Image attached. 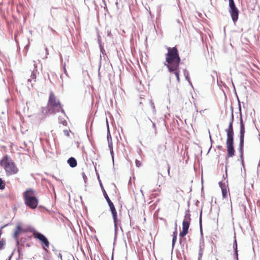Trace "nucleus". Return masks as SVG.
Wrapping results in <instances>:
<instances>
[{"instance_id":"1","label":"nucleus","mask_w":260,"mask_h":260,"mask_svg":"<svg viewBox=\"0 0 260 260\" xmlns=\"http://www.w3.org/2000/svg\"><path fill=\"white\" fill-rule=\"evenodd\" d=\"M168 52L166 54V62L164 65L169 69L176 68L179 67L181 61L178 49L176 47H167Z\"/></svg>"},{"instance_id":"2","label":"nucleus","mask_w":260,"mask_h":260,"mask_svg":"<svg viewBox=\"0 0 260 260\" xmlns=\"http://www.w3.org/2000/svg\"><path fill=\"white\" fill-rule=\"evenodd\" d=\"M60 110L62 113L64 114V111L62 108L59 100L56 99L53 92L51 91L49 93L47 106L43 108L42 112L45 114H54L59 112Z\"/></svg>"},{"instance_id":"3","label":"nucleus","mask_w":260,"mask_h":260,"mask_svg":"<svg viewBox=\"0 0 260 260\" xmlns=\"http://www.w3.org/2000/svg\"><path fill=\"white\" fill-rule=\"evenodd\" d=\"M0 165L3 167L7 176L16 174L19 171L14 161L8 155L4 156L0 160Z\"/></svg>"},{"instance_id":"4","label":"nucleus","mask_w":260,"mask_h":260,"mask_svg":"<svg viewBox=\"0 0 260 260\" xmlns=\"http://www.w3.org/2000/svg\"><path fill=\"white\" fill-rule=\"evenodd\" d=\"M37 192L33 189L28 188L23 193L25 205L32 209L36 208L38 204V200L36 197Z\"/></svg>"},{"instance_id":"5","label":"nucleus","mask_w":260,"mask_h":260,"mask_svg":"<svg viewBox=\"0 0 260 260\" xmlns=\"http://www.w3.org/2000/svg\"><path fill=\"white\" fill-rule=\"evenodd\" d=\"M227 147V156L226 157V163H228V158L233 157L235 155V149L234 147V135H227L226 141Z\"/></svg>"},{"instance_id":"6","label":"nucleus","mask_w":260,"mask_h":260,"mask_svg":"<svg viewBox=\"0 0 260 260\" xmlns=\"http://www.w3.org/2000/svg\"><path fill=\"white\" fill-rule=\"evenodd\" d=\"M34 237L39 240L42 242L43 249L46 252L48 251L47 248L49 246V242L47 238L42 234L38 232H35L33 233Z\"/></svg>"},{"instance_id":"7","label":"nucleus","mask_w":260,"mask_h":260,"mask_svg":"<svg viewBox=\"0 0 260 260\" xmlns=\"http://www.w3.org/2000/svg\"><path fill=\"white\" fill-rule=\"evenodd\" d=\"M239 110L240 113V140H244L245 131V126L242 119L241 107L240 103H239Z\"/></svg>"},{"instance_id":"8","label":"nucleus","mask_w":260,"mask_h":260,"mask_svg":"<svg viewBox=\"0 0 260 260\" xmlns=\"http://www.w3.org/2000/svg\"><path fill=\"white\" fill-rule=\"evenodd\" d=\"M23 231L22 227L20 225L18 224L17 225L16 229L14 231V234H13V238L15 240L16 245L17 246L18 248V252L19 253V254H20V250L21 246H19V239H18V236L19 235L22 233Z\"/></svg>"},{"instance_id":"9","label":"nucleus","mask_w":260,"mask_h":260,"mask_svg":"<svg viewBox=\"0 0 260 260\" xmlns=\"http://www.w3.org/2000/svg\"><path fill=\"white\" fill-rule=\"evenodd\" d=\"M229 12L233 22L235 23L238 20L239 17V10L236 5L232 7H229Z\"/></svg>"},{"instance_id":"10","label":"nucleus","mask_w":260,"mask_h":260,"mask_svg":"<svg viewBox=\"0 0 260 260\" xmlns=\"http://www.w3.org/2000/svg\"><path fill=\"white\" fill-rule=\"evenodd\" d=\"M191 221L190 214L189 209L186 210L185 213L184 218L182 222V229L188 230L190 222Z\"/></svg>"},{"instance_id":"11","label":"nucleus","mask_w":260,"mask_h":260,"mask_svg":"<svg viewBox=\"0 0 260 260\" xmlns=\"http://www.w3.org/2000/svg\"><path fill=\"white\" fill-rule=\"evenodd\" d=\"M232 112H231V118L230 120V122L229 123V127L227 129H225V132H226L227 135H234V129L233 123L234 121V114H233V107H231Z\"/></svg>"},{"instance_id":"12","label":"nucleus","mask_w":260,"mask_h":260,"mask_svg":"<svg viewBox=\"0 0 260 260\" xmlns=\"http://www.w3.org/2000/svg\"><path fill=\"white\" fill-rule=\"evenodd\" d=\"M34 66V69L33 70V71L31 72V74L30 75V78L28 79L27 80L28 82H31L32 80H34V82L36 81V79L37 74H38L39 73L37 69V65L35 63Z\"/></svg>"},{"instance_id":"13","label":"nucleus","mask_w":260,"mask_h":260,"mask_svg":"<svg viewBox=\"0 0 260 260\" xmlns=\"http://www.w3.org/2000/svg\"><path fill=\"white\" fill-rule=\"evenodd\" d=\"M243 147H244V140H240V143H239L240 157L241 159V163L243 166L244 165Z\"/></svg>"},{"instance_id":"14","label":"nucleus","mask_w":260,"mask_h":260,"mask_svg":"<svg viewBox=\"0 0 260 260\" xmlns=\"http://www.w3.org/2000/svg\"><path fill=\"white\" fill-rule=\"evenodd\" d=\"M168 71L171 72L175 74L176 76V77L177 78V80L178 83L180 82V77H179V74H180V71H179V67L178 68H173V69H169Z\"/></svg>"},{"instance_id":"15","label":"nucleus","mask_w":260,"mask_h":260,"mask_svg":"<svg viewBox=\"0 0 260 260\" xmlns=\"http://www.w3.org/2000/svg\"><path fill=\"white\" fill-rule=\"evenodd\" d=\"M219 186L221 189L222 195L223 198L227 197L228 190L226 189V186L225 184H222L221 182H219Z\"/></svg>"},{"instance_id":"16","label":"nucleus","mask_w":260,"mask_h":260,"mask_svg":"<svg viewBox=\"0 0 260 260\" xmlns=\"http://www.w3.org/2000/svg\"><path fill=\"white\" fill-rule=\"evenodd\" d=\"M110 211L111 212L112 217L113 219V221H116L117 219V211L115 209V208L114 206V204H112L110 206H109Z\"/></svg>"},{"instance_id":"17","label":"nucleus","mask_w":260,"mask_h":260,"mask_svg":"<svg viewBox=\"0 0 260 260\" xmlns=\"http://www.w3.org/2000/svg\"><path fill=\"white\" fill-rule=\"evenodd\" d=\"M68 164L71 168H74L77 165V160L73 157H71L68 159Z\"/></svg>"},{"instance_id":"18","label":"nucleus","mask_w":260,"mask_h":260,"mask_svg":"<svg viewBox=\"0 0 260 260\" xmlns=\"http://www.w3.org/2000/svg\"><path fill=\"white\" fill-rule=\"evenodd\" d=\"M234 241L233 243V249L235 252V259L236 260H238V246H237V242L236 239V236L234 237Z\"/></svg>"},{"instance_id":"19","label":"nucleus","mask_w":260,"mask_h":260,"mask_svg":"<svg viewBox=\"0 0 260 260\" xmlns=\"http://www.w3.org/2000/svg\"><path fill=\"white\" fill-rule=\"evenodd\" d=\"M183 74L185 78V79L189 82V83L191 85V82H190L189 76V72L186 69L183 70Z\"/></svg>"},{"instance_id":"20","label":"nucleus","mask_w":260,"mask_h":260,"mask_svg":"<svg viewBox=\"0 0 260 260\" xmlns=\"http://www.w3.org/2000/svg\"><path fill=\"white\" fill-rule=\"evenodd\" d=\"M27 240V238H21L20 241H19V246H21L20 252L21 249L24 247V243Z\"/></svg>"},{"instance_id":"21","label":"nucleus","mask_w":260,"mask_h":260,"mask_svg":"<svg viewBox=\"0 0 260 260\" xmlns=\"http://www.w3.org/2000/svg\"><path fill=\"white\" fill-rule=\"evenodd\" d=\"M104 196L105 199L106 200L109 206L113 204V203L111 202V201L110 200V199L105 189H104Z\"/></svg>"},{"instance_id":"22","label":"nucleus","mask_w":260,"mask_h":260,"mask_svg":"<svg viewBox=\"0 0 260 260\" xmlns=\"http://www.w3.org/2000/svg\"><path fill=\"white\" fill-rule=\"evenodd\" d=\"M203 248H202L201 244L200 243V250H199V252L198 260H200V259L201 258V257L203 255Z\"/></svg>"},{"instance_id":"23","label":"nucleus","mask_w":260,"mask_h":260,"mask_svg":"<svg viewBox=\"0 0 260 260\" xmlns=\"http://www.w3.org/2000/svg\"><path fill=\"white\" fill-rule=\"evenodd\" d=\"M57 10L56 8L52 7L50 10V13L52 17L55 16L56 15V10Z\"/></svg>"},{"instance_id":"24","label":"nucleus","mask_w":260,"mask_h":260,"mask_svg":"<svg viewBox=\"0 0 260 260\" xmlns=\"http://www.w3.org/2000/svg\"><path fill=\"white\" fill-rule=\"evenodd\" d=\"M114 221V230H115V238L116 237L117 231L118 230V220Z\"/></svg>"},{"instance_id":"25","label":"nucleus","mask_w":260,"mask_h":260,"mask_svg":"<svg viewBox=\"0 0 260 260\" xmlns=\"http://www.w3.org/2000/svg\"><path fill=\"white\" fill-rule=\"evenodd\" d=\"M108 146L110 151V153L112 156V158H113V145L112 142H109V144H108Z\"/></svg>"},{"instance_id":"26","label":"nucleus","mask_w":260,"mask_h":260,"mask_svg":"<svg viewBox=\"0 0 260 260\" xmlns=\"http://www.w3.org/2000/svg\"><path fill=\"white\" fill-rule=\"evenodd\" d=\"M188 233V231L182 229V231L180 233L179 236L183 237L185 236Z\"/></svg>"},{"instance_id":"27","label":"nucleus","mask_w":260,"mask_h":260,"mask_svg":"<svg viewBox=\"0 0 260 260\" xmlns=\"http://www.w3.org/2000/svg\"><path fill=\"white\" fill-rule=\"evenodd\" d=\"M5 187V183L2 178H0V189H4Z\"/></svg>"},{"instance_id":"28","label":"nucleus","mask_w":260,"mask_h":260,"mask_svg":"<svg viewBox=\"0 0 260 260\" xmlns=\"http://www.w3.org/2000/svg\"><path fill=\"white\" fill-rule=\"evenodd\" d=\"M5 245V240L4 239H0V249H3Z\"/></svg>"},{"instance_id":"29","label":"nucleus","mask_w":260,"mask_h":260,"mask_svg":"<svg viewBox=\"0 0 260 260\" xmlns=\"http://www.w3.org/2000/svg\"><path fill=\"white\" fill-rule=\"evenodd\" d=\"M150 104L151 106V107H152V108L153 113L154 114H155V113H156V110H155V108L154 104V103H153V102H152V100H150Z\"/></svg>"},{"instance_id":"30","label":"nucleus","mask_w":260,"mask_h":260,"mask_svg":"<svg viewBox=\"0 0 260 260\" xmlns=\"http://www.w3.org/2000/svg\"><path fill=\"white\" fill-rule=\"evenodd\" d=\"M202 211H201L200 212V229H201V233L202 234Z\"/></svg>"},{"instance_id":"31","label":"nucleus","mask_w":260,"mask_h":260,"mask_svg":"<svg viewBox=\"0 0 260 260\" xmlns=\"http://www.w3.org/2000/svg\"><path fill=\"white\" fill-rule=\"evenodd\" d=\"M82 177H83L84 182L86 183L87 182V178L84 172H82Z\"/></svg>"},{"instance_id":"32","label":"nucleus","mask_w":260,"mask_h":260,"mask_svg":"<svg viewBox=\"0 0 260 260\" xmlns=\"http://www.w3.org/2000/svg\"><path fill=\"white\" fill-rule=\"evenodd\" d=\"M229 7H232L235 6V2L234 0H229Z\"/></svg>"},{"instance_id":"33","label":"nucleus","mask_w":260,"mask_h":260,"mask_svg":"<svg viewBox=\"0 0 260 260\" xmlns=\"http://www.w3.org/2000/svg\"><path fill=\"white\" fill-rule=\"evenodd\" d=\"M176 239H177L176 236H174L173 237V239H172V247H173L174 246V244L175 243Z\"/></svg>"},{"instance_id":"34","label":"nucleus","mask_w":260,"mask_h":260,"mask_svg":"<svg viewBox=\"0 0 260 260\" xmlns=\"http://www.w3.org/2000/svg\"><path fill=\"white\" fill-rule=\"evenodd\" d=\"M63 69L64 73L67 76L68 74H67V70L66 69V63H65L63 64Z\"/></svg>"},{"instance_id":"35","label":"nucleus","mask_w":260,"mask_h":260,"mask_svg":"<svg viewBox=\"0 0 260 260\" xmlns=\"http://www.w3.org/2000/svg\"><path fill=\"white\" fill-rule=\"evenodd\" d=\"M136 165L137 166V167H139L141 166V164L140 161H139L138 160L136 159Z\"/></svg>"},{"instance_id":"36","label":"nucleus","mask_w":260,"mask_h":260,"mask_svg":"<svg viewBox=\"0 0 260 260\" xmlns=\"http://www.w3.org/2000/svg\"><path fill=\"white\" fill-rule=\"evenodd\" d=\"M45 51H46V55L45 57V58H47V55L48 54V49H47V48L46 47H45Z\"/></svg>"},{"instance_id":"37","label":"nucleus","mask_w":260,"mask_h":260,"mask_svg":"<svg viewBox=\"0 0 260 260\" xmlns=\"http://www.w3.org/2000/svg\"><path fill=\"white\" fill-rule=\"evenodd\" d=\"M149 120L152 123V127L154 128H156V125L152 121L150 118H149Z\"/></svg>"},{"instance_id":"38","label":"nucleus","mask_w":260,"mask_h":260,"mask_svg":"<svg viewBox=\"0 0 260 260\" xmlns=\"http://www.w3.org/2000/svg\"><path fill=\"white\" fill-rule=\"evenodd\" d=\"M48 28L50 29V30L53 32H55V30H54L52 28L50 27V26L48 27Z\"/></svg>"},{"instance_id":"39","label":"nucleus","mask_w":260,"mask_h":260,"mask_svg":"<svg viewBox=\"0 0 260 260\" xmlns=\"http://www.w3.org/2000/svg\"><path fill=\"white\" fill-rule=\"evenodd\" d=\"M107 140H108V144H109V142H112V140H111L110 138H108V136H107Z\"/></svg>"},{"instance_id":"40","label":"nucleus","mask_w":260,"mask_h":260,"mask_svg":"<svg viewBox=\"0 0 260 260\" xmlns=\"http://www.w3.org/2000/svg\"><path fill=\"white\" fill-rule=\"evenodd\" d=\"M107 140H108V144H109V142H112V140H111L110 138H108V136H107Z\"/></svg>"},{"instance_id":"41","label":"nucleus","mask_w":260,"mask_h":260,"mask_svg":"<svg viewBox=\"0 0 260 260\" xmlns=\"http://www.w3.org/2000/svg\"><path fill=\"white\" fill-rule=\"evenodd\" d=\"M100 49L102 52H103V51H104L103 47L101 45H100Z\"/></svg>"},{"instance_id":"42","label":"nucleus","mask_w":260,"mask_h":260,"mask_svg":"<svg viewBox=\"0 0 260 260\" xmlns=\"http://www.w3.org/2000/svg\"><path fill=\"white\" fill-rule=\"evenodd\" d=\"M217 148L218 149L220 150V149H221V148H222V146H220V145L217 146Z\"/></svg>"},{"instance_id":"43","label":"nucleus","mask_w":260,"mask_h":260,"mask_svg":"<svg viewBox=\"0 0 260 260\" xmlns=\"http://www.w3.org/2000/svg\"><path fill=\"white\" fill-rule=\"evenodd\" d=\"M107 136H108V138H110V140H111L112 138H111V135H110V134L109 132V133H108Z\"/></svg>"},{"instance_id":"44","label":"nucleus","mask_w":260,"mask_h":260,"mask_svg":"<svg viewBox=\"0 0 260 260\" xmlns=\"http://www.w3.org/2000/svg\"><path fill=\"white\" fill-rule=\"evenodd\" d=\"M177 233L176 231H175L174 233H173V236H177Z\"/></svg>"},{"instance_id":"45","label":"nucleus","mask_w":260,"mask_h":260,"mask_svg":"<svg viewBox=\"0 0 260 260\" xmlns=\"http://www.w3.org/2000/svg\"><path fill=\"white\" fill-rule=\"evenodd\" d=\"M26 246L27 247H30V243H26Z\"/></svg>"},{"instance_id":"46","label":"nucleus","mask_w":260,"mask_h":260,"mask_svg":"<svg viewBox=\"0 0 260 260\" xmlns=\"http://www.w3.org/2000/svg\"><path fill=\"white\" fill-rule=\"evenodd\" d=\"M101 186L102 189V190H103V192H104V187H103V185H102V183H101Z\"/></svg>"},{"instance_id":"47","label":"nucleus","mask_w":260,"mask_h":260,"mask_svg":"<svg viewBox=\"0 0 260 260\" xmlns=\"http://www.w3.org/2000/svg\"><path fill=\"white\" fill-rule=\"evenodd\" d=\"M58 256H59V257L61 259H62V255H61V253H59V254H58Z\"/></svg>"},{"instance_id":"48","label":"nucleus","mask_w":260,"mask_h":260,"mask_svg":"<svg viewBox=\"0 0 260 260\" xmlns=\"http://www.w3.org/2000/svg\"><path fill=\"white\" fill-rule=\"evenodd\" d=\"M60 59H61V62L62 61V56L61 54H60Z\"/></svg>"},{"instance_id":"49","label":"nucleus","mask_w":260,"mask_h":260,"mask_svg":"<svg viewBox=\"0 0 260 260\" xmlns=\"http://www.w3.org/2000/svg\"><path fill=\"white\" fill-rule=\"evenodd\" d=\"M23 145H24V147L26 146V144L25 142L23 143Z\"/></svg>"},{"instance_id":"50","label":"nucleus","mask_w":260,"mask_h":260,"mask_svg":"<svg viewBox=\"0 0 260 260\" xmlns=\"http://www.w3.org/2000/svg\"><path fill=\"white\" fill-rule=\"evenodd\" d=\"M169 172H170V167H168V172L169 173Z\"/></svg>"},{"instance_id":"51","label":"nucleus","mask_w":260,"mask_h":260,"mask_svg":"<svg viewBox=\"0 0 260 260\" xmlns=\"http://www.w3.org/2000/svg\"><path fill=\"white\" fill-rule=\"evenodd\" d=\"M210 138L211 141L212 142L211 136L210 135Z\"/></svg>"}]
</instances>
